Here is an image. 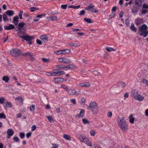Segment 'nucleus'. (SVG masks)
<instances>
[{"label": "nucleus", "mask_w": 148, "mask_h": 148, "mask_svg": "<svg viewBox=\"0 0 148 148\" xmlns=\"http://www.w3.org/2000/svg\"><path fill=\"white\" fill-rule=\"evenodd\" d=\"M118 123L120 128L123 131H125L128 129V125L124 118L120 117L118 119Z\"/></svg>", "instance_id": "obj_1"}, {"label": "nucleus", "mask_w": 148, "mask_h": 148, "mask_svg": "<svg viewBox=\"0 0 148 148\" xmlns=\"http://www.w3.org/2000/svg\"><path fill=\"white\" fill-rule=\"evenodd\" d=\"M147 29V26L145 24H143L139 27L138 32L140 34V36H142L144 37H146L148 34Z\"/></svg>", "instance_id": "obj_2"}, {"label": "nucleus", "mask_w": 148, "mask_h": 148, "mask_svg": "<svg viewBox=\"0 0 148 148\" xmlns=\"http://www.w3.org/2000/svg\"><path fill=\"white\" fill-rule=\"evenodd\" d=\"M97 107V104L95 102L91 101L90 103L89 108L94 114H97L98 111Z\"/></svg>", "instance_id": "obj_3"}, {"label": "nucleus", "mask_w": 148, "mask_h": 148, "mask_svg": "<svg viewBox=\"0 0 148 148\" xmlns=\"http://www.w3.org/2000/svg\"><path fill=\"white\" fill-rule=\"evenodd\" d=\"M11 54L15 58L18 57L20 55L22 54L20 50L18 49H14L10 51Z\"/></svg>", "instance_id": "obj_4"}, {"label": "nucleus", "mask_w": 148, "mask_h": 148, "mask_svg": "<svg viewBox=\"0 0 148 148\" xmlns=\"http://www.w3.org/2000/svg\"><path fill=\"white\" fill-rule=\"evenodd\" d=\"M25 35H23V36H20L21 38H23L24 40L29 41V43L30 44H32L31 40L33 38V37L29 36L26 34Z\"/></svg>", "instance_id": "obj_5"}, {"label": "nucleus", "mask_w": 148, "mask_h": 148, "mask_svg": "<svg viewBox=\"0 0 148 148\" xmlns=\"http://www.w3.org/2000/svg\"><path fill=\"white\" fill-rule=\"evenodd\" d=\"M16 31L18 32L17 34L20 38V36H23V34H25V28L18 29H16Z\"/></svg>", "instance_id": "obj_6"}, {"label": "nucleus", "mask_w": 148, "mask_h": 148, "mask_svg": "<svg viewBox=\"0 0 148 148\" xmlns=\"http://www.w3.org/2000/svg\"><path fill=\"white\" fill-rule=\"evenodd\" d=\"M67 92L70 95H77L79 94L78 93H77L76 90L75 89H69Z\"/></svg>", "instance_id": "obj_7"}, {"label": "nucleus", "mask_w": 148, "mask_h": 148, "mask_svg": "<svg viewBox=\"0 0 148 148\" xmlns=\"http://www.w3.org/2000/svg\"><path fill=\"white\" fill-rule=\"evenodd\" d=\"M94 7L95 6L93 5L92 3H91L88 5L87 7L85 9L88 11H90V9H92L91 11L92 12L96 13L97 12V10L96 9H94Z\"/></svg>", "instance_id": "obj_8"}, {"label": "nucleus", "mask_w": 148, "mask_h": 148, "mask_svg": "<svg viewBox=\"0 0 148 148\" xmlns=\"http://www.w3.org/2000/svg\"><path fill=\"white\" fill-rule=\"evenodd\" d=\"M142 0H134L135 4L136 6H138V7L141 8L142 7Z\"/></svg>", "instance_id": "obj_9"}, {"label": "nucleus", "mask_w": 148, "mask_h": 148, "mask_svg": "<svg viewBox=\"0 0 148 148\" xmlns=\"http://www.w3.org/2000/svg\"><path fill=\"white\" fill-rule=\"evenodd\" d=\"M131 93L134 99L139 94L138 91L135 89L132 90L131 92Z\"/></svg>", "instance_id": "obj_10"}, {"label": "nucleus", "mask_w": 148, "mask_h": 148, "mask_svg": "<svg viewBox=\"0 0 148 148\" xmlns=\"http://www.w3.org/2000/svg\"><path fill=\"white\" fill-rule=\"evenodd\" d=\"M85 111L84 109H81L79 114L76 117L78 118H82L84 116Z\"/></svg>", "instance_id": "obj_11"}, {"label": "nucleus", "mask_w": 148, "mask_h": 148, "mask_svg": "<svg viewBox=\"0 0 148 148\" xmlns=\"http://www.w3.org/2000/svg\"><path fill=\"white\" fill-rule=\"evenodd\" d=\"M15 28L14 26L12 24H10L9 26H4V29L5 30H10L14 29Z\"/></svg>", "instance_id": "obj_12"}, {"label": "nucleus", "mask_w": 148, "mask_h": 148, "mask_svg": "<svg viewBox=\"0 0 148 148\" xmlns=\"http://www.w3.org/2000/svg\"><path fill=\"white\" fill-rule=\"evenodd\" d=\"M39 38L40 39L44 41L45 42L48 41V36L45 35H43L40 36L39 37Z\"/></svg>", "instance_id": "obj_13"}, {"label": "nucleus", "mask_w": 148, "mask_h": 148, "mask_svg": "<svg viewBox=\"0 0 148 148\" xmlns=\"http://www.w3.org/2000/svg\"><path fill=\"white\" fill-rule=\"evenodd\" d=\"M134 99L135 100H137L139 101H141L144 99V98L140 94H138L136 97Z\"/></svg>", "instance_id": "obj_14"}, {"label": "nucleus", "mask_w": 148, "mask_h": 148, "mask_svg": "<svg viewBox=\"0 0 148 148\" xmlns=\"http://www.w3.org/2000/svg\"><path fill=\"white\" fill-rule=\"evenodd\" d=\"M18 16L14 17L13 18V23L15 24V25H17L18 23Z\"/></svg>", "instance_id": "obj_15"}, {"label": "nucleus", "mask_w": 148, "mask_h": 148, "mask_svg": "<svg viewBox=\"0 0 148 148\" xmlns=\"http://www.w3.org/2000/svg\"><path fill=\"white\" fill-rule=\"evenodd\" d=\"M141 8L138 7V6H134L132 9V12L133 13H136L138 11V10Z\"/></svg>", "instance_id": "obj_16"}, {"label": "nucleus", "mask_w": 148, "mask_h": 148, "mask_svg": "<svg viewBox=\"0 0 148 148\" xmlns=\"http://www.w3.org/2000/svg\"><path fill=\"white\" fill-rule=\"evenodd\" d=\"M64 80V79L62 77H57L54 78V82H63Z\"/></svg>", "instance_id": "obj_17"}, {"label": "nucleus", "mask_w": 148, "mask_h": 148, "mask_svg": "<svg viewBox=\"0 0 148 148\" xmlns=\"http://www.w3.org/2000/svg\"><path fill=\"white\" fill-rule=\"evenodd\" d=\"M59 70V69H55L53 70L52 72V76H58L59 74L58 73Z\"/></svg>", "instance_id": "obj_18"}, {"label": "nucleus", "mask_w": 148, "mask_h": 148, "mask_svg": "<svg viewBox=\"0 0 148 148\" xmlns=\"http://www.w3.org/2000/svg\"><path fill=\"white\" fill-rule=\"evenodd\" d=\"M5 13L9 16H11L14 14V13L13 10H9L6 12Z\"/></svg>", "instance_id": "obj_19"}, {"label": "nucleus", "mask_w": 148, "mask_h": 148, "mask_svg": "<svg viewBox=\"0 0 148 148\" xmlns=\"http://www.w3.org/2000/svg\"><path fill=\"white\" fill-rule=\"evenodd\" d=\"M7 134L8 136H11L14 134V131L11 129H8L7 131Z\"/></svg>", "instance_id": "obj_20"}, {"label": "nucleus", "mask_w": 148, "mask_h": 148, "mask_svg": "<svg viewBox=\"0 0 148 148\" xmlns=\"http://www.w3.org/2000/svg\"><path fill=\"white\" fill-rule=\"evenodd\" d=\"M110 148H121V147L117 144H113L110 145Z\"/></svg>", "instance_id": "obj_21"}, {"label": "nucleus", "mask_w": 148, "mask_h": 148, "mask_svg": "<svg viewBox=\"0 0 148 148\" xmlns=\"http://www.w3.org/2000/svg\"><path fill=\"white\" fill-rule=\"evenodd\" d=\"M63 137L64 138L67 140H70L71 138V137L70 136L68 135L67 134H64L63 135Z\"/></svg>", "instance_id": "obj_22"}, {"label": "nucleus", "mask_w": 148, "mask_h": 148, "mask_svg": "<svg viewBox=\"0 0 148 148\" xmlns=\"http://www.w3.org/2000/svg\"><path fill=\"white\" fill-rule=\"evenodd\" d=\"M24 24V23L23 22L19 23L17 26V28L18 29L24 28V27H23Z\"/></svg>", "instance_id": "obj_23"}, {"label": "nucleus", "mask_w": 148, "mask_h": 148, "mask_svg": "<svg viewBox=\"0 0 148 148\" xmlns=\"http://www.w3.org/2000/svg\"><path fill=\"white\" fill-rule=\"evenodd\" d=\"M46 117L47 118L49 121L51 123H53L54 121L53 117L51 116H46Z\"/></svg>", "instance_id": "obj_24"}, {"label": "nucleus", "mask_w": 148, "mask_h": 148, "mask_svg": "<svg viewBox=\"0 0 148 148\" xmlns=\"http://www.w3.org/2000/svg\"><path fill=\"white\" fill-rule=\"evenodd\" d=\"M45 14H38V21L40 19L45 17Z\"/></svg>", "instance_id": "obj_25"}, {"label": "nucleus", "mask_w": 148, "mask_h": 148, "mask_svg": "<svg viewBox=\"0 0 148 148\" xmlns=\"http://www.w3.org/2000/svg\"><path fill=\"white\" fill-rule=\"evenodd\" d=\"M63 52H62V54L65 55L71 52L70 50L69 49H62Z\"/></svg>", "instance_id": "obj_26"}, {"label": "nucleus", "mask_w": 148, "mask_h": 148, "mask_svg": "<svg viewBox=\"0 0 148 148\" xmlns=\"http://www.w3.org/2000/svg\"><path fill=\"white\" fill-rule=\"evenodd\" d=\"M70 60L68 58H66L63 57V63H64L67 64L70 63Z\"/></svg>", "instance_id": "obj_27"}, {"label": "nucleus", "mask_w": 148, "mask_h": 148, "mask_svg": "<svg viewBox=\"0 0 148 148\" xmlns=\"http://www.w3.org/2000/svg\"><path fill=\"white\" fill-rule=\"evenodd\" d=\"M62 50H60L57 51H53V53L57 55H60L62 54Z\"/></svg>", "instance_id": "obj_28"}, {"label": "nucleus", "mask_w": 148, "mask_h": 148, "mask_svg": "<svg viewBox=\"0 0 148 148\" xmlns=\"http://www.w3.org/2000/svg\"><path fill=\"white\" fill-rule=\"evenodd\" d=\"M3 19L4 21L8 22V21L7 15L5 13H4L3 15Z\"/></svg>", "instance_id": "obj_29"}, {"label": "nucleus", "mask_w": 148, "mask_h": 148, "mask_svg": "<svg viewBox=\"0 0 148 148\" xmlns=\"http://www.w3.org/2000/svg\"><path fill=\"white\" fill-rule=\"evenodd\" d=\"M75 67V66L72 64H70L67 66H65V68H69L70 69H74Z\"/></svg>", "instance_id": "obj_30"}, {"label": "nucleus", "mask_w": 148, "mask_h": 148, "mask_svg": "<svg viewBox=\"0 0 148 148\" xmlns=\"http://www.w3.org/2000/svg\"><path fill=\"white\" fill-rule=\"evenodd\" d=\"M2 80L4 81L5 82H7L9 80V78L8 76H4L3 77Z\"/></svg>", "instance_id": "obj_31"}, {"label": "nucleus", "mask_w": 148, "mask_h": 148, "mask_svg": "<svg viewBox=\"0 0 148 148\" xmlns=\"http://www.w3.org/2000/svg\"><path fill=\"white\" fill-rule=\"evenodd\" d=\"M130 28L133 31L136 32V29L134 27V25L133 24H132L130 26Z\"/></svg>", "instance_id": "obj_32"}, {"label": "nucleus", "mask_w": 148, "mask_h": 148, "mask_svg": "<svg viewBox=\"0 0 148 148\" xmlns=\"http://www.w3.org/2000/svg\"><path fill=\"white\" fill-rule=\"evenodd\" d=\"M129 119L130 122L131 123H133L134 122V118L133 117L132 115H131L129 116Z\"/></svg>", "instance_id": "obj_33"}, {"label": "nucleus", "mask_w": 148, "mask_h": 148, "mask_svg": "<svg viewBox=\"0 0 148 148\" xmlns=\"http://www.w3.org/2000/svg\"><path fill=\"white\" fill-rule=\"evenodd\" d=\"M106 50L108 52H110L112 51H115V50L112 48L110 47H106L105 48Z\"/></svg>", "instance_id": "obj_34"}, {"label": "nucleus", "mask_w": 148, "mask_h": 148, "mask_svg": "<svg viewBox=\"0 0 148 148\" xmlns=\"http://www.w3.org/2000/svg\"><path fill=\"white\" fill-rule=\"evenodd\" d=\"M80 7V5H78L77 6H74L73 5H70L68 6V8H73L74 9H77L79 8Z\"/></svg>", "instance_id": "obj_35"}, {"label": "nucleus", "mask_w": 148, "mask_h": 148, "mask_svg": "<svg viewBox=\"0 0 148 148\" xmlns=\"http://www.w3.org/2000/svg\"><path fill=\"white\" fill-rule=\"evenodd\" d=\"M56 67L59 69L65 68V66L62 64H60L56 66Z\"/></svg>", "instance_id": "obj_36"}, {"label": "nucleus", "mask_w": 148, "mask_h": 148, "mask_svg": "<svg viewBox=\"0 0 148 148\" xmlns=\"http://www.w3.org/2000/svg\"><path fill=\"white\" fill-rule=\"evenodd\" d=\"M61 87L64 89L67 92L69 89L68 87L66 85L64 84H61Z\"/></svg>", "instance_id": "obj_37"}, {"label": "nucleus", "mask_w": 148, "mask_h": 148, "mask_svg": "<svg viewBox=\"0 0 148 148\" xmlns=\"http://www.w3.org/2000/svg\"><path fill=\"white\" fill-rule=\"evenodd\" d=\"M15 100L18 101L20 103H22L23 102V99L21 97H18L15 99Z\"/></svg>", "instance_id": "obj_38"}, {"label": "nucleus", "mask_w": 148, "mask_h": 148, "mask_svg": "<svg viewBox=\"0 0 148 148\" xmlns=\"http://www.w3.org/2000/svg\"><path fill=\"white\" fill-rule=\"evenodd\" d=\"M84 20L88 23H92V22L91 21V19L87 18H84Z\"/></svg>", "instance_id": "obj_39"}, {"label": "nucleus", "mask_w": 148, "mask_h": 148, "mask_svg": "<svg viewBox=\"0 0 148 148\" xmlns=\"http://www.w3.org/2000/svg\"><path fill=\"white\" fill-rule=\"evenodd\" d=\"M90 84L89 82H84V87H88L90 86Z\"/></svg>", "instance_id": "obj_40"}, {"label": "nucleus", "mask_w": 148, "mask_h": 148, "mask_svg": "<svg viewBox=\"0 0 148 148\" xmlns=\"http://www.w3.org/2000/svg\"><path fill=\"white\" fill-rule=\"evenodd\" d=\"M141 14H146L147 12H148V9H143L141 10Z\"/></svg>", "instance_id": "obj_41"}, {"label": "nucleus", "mask_w": 148, "mask_h": 148, "mask_svg": "<svg viewBox=\"0 0 148 148\" xmlns=\"http://www.w3.org/2000/svg\"><path fill=\"white\" fill-rule=\"evenodd\" d=\"M6 118V116L5 114L3 113H0V118L5 119Z\"/></svg>", "instance_id": "obj_42"}, {"label": "nucleus", "mask_w": 148, "mask_h": 148, "mask_svg": "<svg viewBox=\"0 0 148 148\" xmlns=\"http://www.w3.org/2000/svg\"><path fill=\"white\" fill-rule=\"evenodd\" d=\"M70 46L72 45L73 47H78L79 46L78 45V44L77 43H71L69 44Z\"/></svg>", "instance_id": "obj_43"}, {"label": "nucleus", "mask_w": 148, "mask_h": 148, "mask_svg": "<svg viewBox=\"0 0 148 148\" xmlns=\"http://www.w3.org/2000/svg\"><path fill=\"white\" fill-rule=\"evenodd\" d=\"M142 82L144 84H146V86H148V81L145 79H143L142 80Z\"/></svg>", "instance_id": "obj_44"}, {"label": "nucleus", "mask_w": 148, "mask_h": 148, "mask_svg": "<svg viewBox=\"0 0 148 148\" xmlns=\"http://www.w3.org/2000/svg\"><path fill=\"white\" fill-rule=\"evenodd\" d=\"M58 18L56 16H54L51 17V21H56Z\"/></svg>", "instance_id": "obj_45"}, {"label": "nucleus", "mask_w": 148, "mask_h": 148, "mask_svg": "<svg viewBox=\"0 0 148 148\" xmlns=\"http://www.w3.org/2000/svg\"><path fill=\"white\" fill-rule=\"evenodd\" d=\"M82 121L84 124H88L89 123V121L86 119H82Z\"/></svg>", "instance_id": "obj_46"}, {"label": "nucleus", "mask_w": 148, "mask_h": 148, "mask_svg": "<svg viewBox=\"0 0 148 148\" xmlns=\"http://www.w3.org/2000/svg\"><path fill=\"white\" fill-rule=\"evenodd\" d=\"M42 60L44 62H48L49 61V59H47L44 58H42Z\"/></svg>", "instance_id": "obj_47"}, {"label": "nucleus", "mask_w": 148, "mask_h": 148, "mask_svg": "<svg viewBox=\"0 0 148 148\" xmlns=\"http://www.w3.org/2000/svg\"><path fill=\"white\" fill-rule=\"evenodd\" d=\"M31 54L29 52H27L26 53L22 54V55L24 56H30Z\"/></svg>", "instance_id": "obj_48"}, {"label": "nucleus", "mask_w": 148, "mask_h": 148, "mask_svg": "<svg viewBox=\"0 0 148 148\" xmlns=\"http://www.w3.org/2000/svg\"><path fill=\"white\" fill-rule=\"evenodd\" d=\"M5 101V99L3 97H0V103L1 104H3L4 101Z\"/></svg>", "instance_id": "obj_49"}, {"label": "nucleus", "mask_w": 148, "mask_h": 148, "mask_svg": "<svg viewBox=\"0 0 148 148\" xmlns=\"http://www.w3.org/2000/svg\"><path fill=\"white\" fill-rule=\"evenodd\" d=\"M125 24L127 26H129L130 25L129 21L128 19H126L125 21Z\"/></svg>", "instance_id": "obj_50"}, {"label": "nucleus", "mask_w": 148, "mask_h": 148, "mask_svg": "<svg viewBox=\"0 0 148 148\" xmlns=\"http://www.w3.org/2000/svg\"><path fill=\"white\" fill-rule=\"evenodd\" d=\"M13 140L15 141L16 142H18L19 141V139L18 137H14L13 138Z\"/></svg>", "instance_id": "obj_51"}, {"label": "nucleus", "mask_w": 148, "mask_h": 148, "mask_svg": "<svg viewBox=\"0 0 148 148\" xmlns=\"http://www.w3.org/2000/svg\"><path fill=\"white\" fill-rule=\"evenodd\" d=\"M5 105L7 107L9 108H11L12 106L11 103L9 102H6Z\"/></svg>", "instance_id": "obj_52"}, {"label": "nucleus", "mask_w": 148, "mask_h": 148, "mask_svg": "<svg viewBox=\"0 0 148 148\" xmlns=\"http://www.w3.org/2000/svg\"><path fill=\"white\" fill-rule=\"evenodd\" d=\"M23 14V11H20L19 13L18 14L19 16V17L20 18V19H22V15Z\"/></svg>", "instance_id": "obj_53"}, {"label": "nucleus", "mask_w": 148, "mask_h": 148, "mask_svg": "<svg viewBox=\"0 0 148 148\" xmlns=\"http://www.w3.org/2000/svg\"><path fill=\"white\" fill-rule=\"evenodd\" d=\"M20 136L21 138H22V139L24 137V136H25L24 133H23V132H21V133H20Z\"/></svg>", "instance_id": "obj_54"}, {"label": "nucleus", "mask_w": 148, "mask_h": 148, "mask_svg": "<svg viewBox=\"0 0 148 148\" xmlns=\"http://www.w3.org/2000/svg\"><path fill=\"white\" fill-rule=\"evenodd\" d=\"M37 8L36 7H32L30 8V11L32 12L34 11L35 10H36Z\"/></svg>", "instance_id": "obj_55"}, {"label": "nucleus", "mask_w": 148, "mask_h": 148, "mask_svg": "<svg viewBox=\"0 0 148 148\" xmlns=\"http://www.w3.org/2000/svg\"><path fill=\"white\" fill-rule=\"evenodd\" d=\"M93 73L95 75H100L101 74L100 73H99L97 71H93Z\"/></svg>", "instance_id": "obj_56"}, {"label": "nucleus", "mask_w": 148, "mask_h": 148, "mask_svg": "<svg viewBox=\"0 0 148 148\" xmlns=\"http://www.w3.org/2000/svg\"><path fill=\"white\" fill-rule=\"evenodd\" d=\"M53 147L51 148H58V147L59 145L56 144H52Z\"/></svg>", "instance_id": "obj_57"}, {"label": "nucleus", "mask_w": 148, "mask_h": 148, "mask_svg": "<svg viewBox=\"0 0 148 148\" xmlns=\"http://www.w3.org/2000/svg\"><path fill=\"white\" fill-rule=\"evenodd\" d=\"M71 102L74 104H76V101L75 99H72L70 100Z\"/></svg>", "instance_id": "obj_58"}, {"label": "nucleus", "mask_w": 148, "mask_h": 148, "mask_svg": "<svg viewBox=\"0 0 148 148\" xmlns=\"http://www.w3.org/2000/svg\"><path fill=\"white\" fill-rule=\"evenodd\" d=\"M115 15V14L114 12H112L109 15V16L110 18H112Z\"/></svg>", "instance_id": "obj_59"}, {"label": "nucleus", "mask_w": 148, "mask_h": 148, "mask_svg": "<svg viewBox=\"0 0 148 148\" xmlns=\"http://www.w3.org/2000/svg\"><path fill=\"white\" fill-rule=\"evenodd\" d=\"M67 4L62 5L61 6V8L63 9H66V8L67 7Z\"/></svg>", "instance_id": "obj_60"}, {"label": "nucleus", "mask_w": 148, "mask_h": 148, "mask_svg": "<svg viewBox=\"0 0 148 148\" xmlns=\"http://www.w3.org/2000/svg\"><path fill=\"white\" fill-rule=\"evenodd\" d=\"M35 108V106L34 105H32L30 107V109L32 111H34Z\"/></svg>", "instance_id": "obj_61"}, {"label": "nucleus", "mask_w": 148, "mask_h": 148, "mask_svg": "<svg viewBox=\"0 0 148 148\" xmlns=\"http://www.w3.org/2000/svg\"><path fill=\"white\" fill-rule=\"evenodd\" d=\"M36 128V125H33L32 127H31V129H32V131H34V130H35Z\"/></svg>", "instance_id": "obj_62"}, {"label": "nucleus", "mask_w": 148, "mask_h": 148, "mask_svg": "<svg viewBox=\"0 0 148 148\" xmlns=\"http://www.w3.org/2000/svg\"><path fill=\"white\" fill-rule=\"evenodd\" d=\"M95 132L93 130L91 131L90 132V134L91 136H94L95 135Z\"/></svg>", "instance_id": "obj_63"}, {"label": "nucleus", "mask_w": 148, "mask_h": 148, "mask_svg": "<svg viewBox=\"0 0 148 148\" xmlns=\"http://www.w3.org/2000/svg\"><path fill=\"white\" fill-rule=\"evenodd\" d=\"M112 115V113L111 112H109L107 114L108 116V117H110Z\"/></svg>", "instance_id": "obj_64"}]
</instances>
